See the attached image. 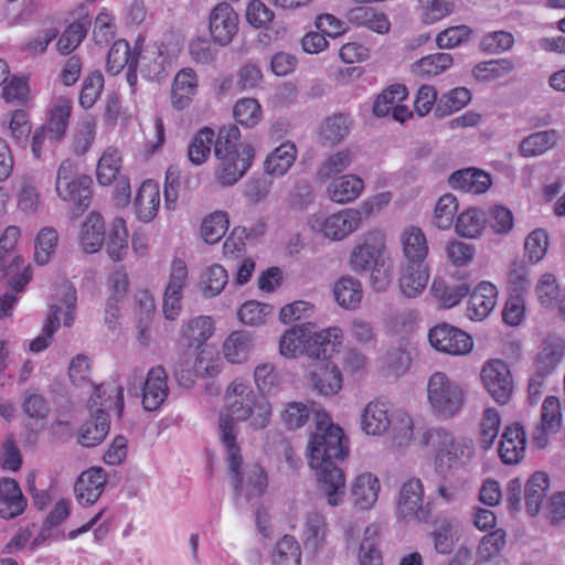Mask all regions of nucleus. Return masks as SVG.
<instances>
[{"mask_svg":"<svg viewBox=\"0 0 565 565\" xmlns=\"http://www.w3.org/2000/svg\"><path fill=\"white\" fill-rule=\"evenodd\" d=\"M221 441L226 451V463L235 504L241 508L259 499L268 487L267 475L259 465L243 468V457L236 443L234 424L228 419L221 423Z\"/></svg>","mask_w":565,"mask_h":565,"instance_id":"nucleus-1","label":"nucleus"},{"mask_svg":"<svg viewBox=\"0 0 565 565\" xmlns=\"http://www.w3.org/2000/svg\"><path fill=\"white\" fill-rule=\"evenodd\" d=\"M241 131L236 126L222 127L214 143L217 164L215 181L222 186L236 184L249 170L255 158L250 143H239Z\"/></svg>","mask_w":565,"mask_h":565,"instance_id":"nucleus-2","label":"nucleus"},{"mask_svg":"<svg viewBox=\"0 0 565 565\" xmlns=\"http://www.w3.org/2000/svg\"><path fill=\"white\" fill-rule=\"evenodd\" d=\"M92 418L87 420L81 431L79 444L84 447H94L100 444L109 433V419L105 409H114L118 417L124 411V390L111 383L95 387L89 399Z\"/></svg>","mask_w":565,"mask_h":565,"instance_id":"nucleus-3","label":"nucleus"},{"mask_svg":"<svg viewBox=\"0 0 565 565\" xmlns=\"http://www.w3.org/2000/svg\"><path fill=\"white\" fill-rule=\"evenodd\" d=\"M424 444L436 452V468L444 471L468 462L475 454L473 441L467 437H456L449 430L431 428L423 436Z\"/></svg>","mask_w":565,"mask_h":565,"instance_id":"nucleus-4","label":"nucleus"},{"mask_svg":"<svg viewBox=\"0 0 565 565\" xmlns=\"http://www.w3.org/2000/svg\"><path fill=\"white\" fill-rule=\"evenodd\" d=\"M426 393L431 414L443 420L454 418L465 405L463 388L444 372L438 371L429 376Z\"/></svg>","mask_w":565,"mask_h":565,"instance_id":"nucleus-5","label":"nucleus"},{"mask_svg":"<svg viewBox=\"0 0 565 565\" xmlns=\"http://www.w3.org/2000/svg\"><path fill=\"white\" fill-rule=\"evenodd\" d=\"M310 461L343 460L349 454L341 427L330 423L327 414H318L317 429L309 441Z\"/></svg>","mask_w":565,"mask_h":565,"instance_id":"nucleus-6","label":"nucleus"},{"mask_svg":"<svg viewBox=\"0 0 565 565\" xmlns=\"http://www.w3.org/2000/svg\"><path fill=\"white\" fill-rule=\"evenodd\" d=\"M362 223V214L355 209H344L333 214L317 212L308 218L309 227L324 237L341 241L356 231Z\"/></svg>","mask_w":565,"mask_h":565,"instance_id":"nucleus-7","label":"nucleus"},{"mask_svg":"<svg viewBox=\"0 0 565 565\" xmlns=\"http://www.w3.org/2000/svg\"><path fill=\"white\" fill-rule=\"evenodd\" d=\"M310 467L316 470L318 490L326 498L328 504L331 507L342 504L347 481L344 472L335 465V460L310 461Z\"/></svg>","mask_w":565,"mask_h":565,"instance_id":"nucleus-8","label":"nucleus"},{"mask_svg":"<svg viewBox=\"0 0 565 565\" xmlns=\"http://www.w3.org/2000/svg\"><path fill=\"white\" fill-rule=\"evenodd\" d=\"M424 486L420 479L412 478L401 490L397 502V513L404 520L428 522L431 518V503L424 504Z\"/></svg>","mask_w":565,"mask_h":565,"instance_id":"nucleus-9","label":"nucleus"},{"mask_svg":"<svg viewBox=\"0 0 565 565\" xmlns=\"http://www.w3.org/2000/svg\"><path fill=\"white\" fill-rule=\"evenodd\" d=\"M489 395L500 405H505L513 393V379L508 364L500 359L488 361L480 373Z\"/></svg>","mask_w":565,"mask_h":565,"instance_id":"nucleus-10","label":"nucleus"},{"mask_svg":"<svg viewBox=\"0 0 565 565\" xmlns=\"http://www.w3.org/2000/svg\"><path fill=\"white\" fill-rule=\"evenodd\" d=\"M257 397L252 386L242 379L233 381L226 390L227 415L221 416L222 420L228 419L234 424L237 434L235 420H246L253 414Z\"/></svg>","mask_w":565,"mask_h":565,"instance_id":"nucleus-11","label":"nucleus"},{"mask_svg":"<svg viewBox=\"0 0 565 565\" xmlns=\"http://www.w3.org/2000/svg\"><path fill=\"white\" fill-rule=\"evenodd\" d=\"M384 239L380 231L367 233L363 242L358 244L350 256V265L355 273H367L374 266H383L386 260L384 256Z\"/></svg>","mask_w":565,"mask_h":565,"instance_id":"nucleus-12","label":"nucleus"},{"mask_svg":"<svg viewBox=\"0 0 565 565\" xmlns=\"http://www.w3.org/2000/svg\"><path fill=\"white\" fill-rule=\"evenodd\" d=\"M428 340L436 350L450 355L468 354L473 347L472 338L468 333L447 323L431 328Z\"/></svg>","mask_w":565,"mask_h":565,"instance_id":"nucleus-13","label":"nucleus"},{"mask_svg":"<svg viewBox=\"0 0 565 565\" xmlns=\"http://www.w3.org/2000/svg\"><path fill=\"white\" fill-rule=\"evenodd\" d=\"M188 276L185 263L181 259H173L162 305L164 317L168 320H175L181 312L182 290L188 282Z\"/></svg>","mask_w":565,"mask_h":565,"instance_id":"nucleus-14","label":"nucleus"},{"mask_svg":"<svg viewBox=\"0 0 565 565\" xmlns=\"http://www.w3.org/2000/svg\"><path fill=\"white\" fill-rule=\"evenodd\" d=\"M238 30V15L233 7L221 2L210 14V32L215 42L224 46L232 42Z\"/></svg>","mask_w":565,"mask_h":565,"instance_id":"nucleus-15","label":"nucleus"},{"mask_svg":"<svg viewBox=\"0 0 565 565\" xmlns=\"http://www.w3.org/2000/svg\"><path fill=\"white\" fill-rule=\"evenodd\" d=\"M342 331L340 328H329L319 332L313 331L309 323V337H307L305 352L309 358L316 360L330 359L340 345Z\"/></svg>","mask_w":565,"mask_h":565,"instance_id":"nucleus-16","label":"nucleus"},{"mask_svg":"<svg viewBox=\"0 0 565 565\" xmlns=\"http://www.w3.org/2000/svg\"><path fill=\"white\" fill-rule=\"evenodd\" d=\"M168 373L161 366L151 367L142 384V406L146 411L159 409L169 395Z\"/></svg>","mask_w":565,"mask_h":565,"instance_id":"nucleus-17","label":"nucleus"},{"mask_svg":"<svg viewBox=\"0 0 565 565\" xmlns=\"http://www.w3.org/2000/svg\"><path fill=\"white\" fill-rule=\"evenodd\" d=\"M134 66H137L141 76L147 81H161L167 76V55L161 46L153 44L136 53L132 58Z\"/></svg>","mask_w":565,"mask_h":565,"instance_id":"nucleus-18","label":"nucleus"},{"mask_svg":"<svg viewBox=\"0 0 565 565\" xmlns=\"http://www.w3.org/2000/svg\"><path fill=\"white\" fill-rule=\"evenodd\" d=\"M106 475L102 468L93 467L82 472L74 484L76 499L81 504L95 503L104 491Z\"/></svg>","mask_w":565,"mask_h":565,"instance_id":"nucleus-19","label":"nucleus"},{"mask_svg":"<svg viewBox=\"0 0 565 565\" xmlns=\"http://www.w3.org/2000/svg\"><path fill=\"white\" fill-rule=\"evenodd\" d=\"M526 436L524 428L515 423L505 427L499 447V456L503 463L520 462L525 452Z\"/></svg>","mask_w":565,"mask_h":565,"instance_id":"nucleus-20","label":"nucleus"},{"mask_svg":"<svg viewBox=\"0 0 565 565\" xmlns=\"http://www.w3.org/2000/svg\"><path fill=\"white\" fill-rule=\"evenodd\" d=\"M199 79L196 73L185 67L179 71L171 86V105L177 110L186 108L196 95Z\"/></svg>","mask_w":565,"mask_h":565,"instance_id":"nucleus-21","label":"nucleus"},{"mask_svg":"<svg viewBox=\"0 0 565 565\" xmlns=\"http://www.w3.org/2000/svg\"><path fill=\"white\" fill-rule=\"evenodd\" d=\"M26 508L19 483L11 478L0 480V518L11 520L21 515Z\"/></svg>","mask_w":565,"mask_h":565,"instance_id":"nucleus-22","label":"nucleus"},{"mask_svg":"<svg viewBox=\"0 0 565 565\" xmlns=\"http://www.w3.org/2000/svg\"><path fill=\"white\" fill-rule=\"evenodd\" d=\"M565 354V341L562 338L547 337L534 362L535 372L545 377L554 373Z\"/></svg>","mask_w":565,"mask_h":565,"instance_id":"nucleus-23","label":"nucleus"},{"mask_svg":"<svg viewBox=\"0 0 565 565\" xmlns=\"http://www.w3.org/2000/svg\"><path fill=\"white\" fill-rule=\"evenodd\" d=\"M391 424L392 418L387 403L375 399L365 406L361 416V427L365 434L381 436L387 431Z\"/></svg>","mask_w":565,"mask_h":565,"instance_id":"nucleus-24","label":"nucleus"},{"mask_svg":"<svg viewBox=\"0 0 565 565\" xmlns=\"http://www.w3.org/2000/svg\"><path fill=\"white\" fill-rule=\"evenodd\" d=\"M497 287L489 281H481L470 295L467 315L471 320L487 318L497 305Z\"/></svg>","mask_w":565,"mask_h":565,"instance_id":"nucleus-25","label":"nucleus"},{"mask_svg":"<svg viewBox=\"0 0 565 565\" xmlns=\"http://www.w3.org/2000/svg\"><path fill=\"white\" fill-rule=\"evenodd\" d=\"M342 374L331 362H321L310 372L312 388L320 395L337 394L342 387Z\"/></svg>","mask_w":565,"mask_h":565,"instance_id":"nucleus-26","label":"nucleus"},{"mask_svg":"<svg viewBox=\"0 0 565 565\" xmlns=\"http://www.w3.org/2000/svg\"><path fill=\"white\" fill-rule=\"evenodd\" d=\"M448 182L452 189L472 194H481L491 185V177L483 170L468 168L451 173Z\"/></svg>","mask_w":565,"mask_h":565,"instance_id":"nucleus-27","label":"nucleus"},{"mask_svg":"<svg viewBox=\"0 0 565 565\" xmlns=\"http://www.w3.org/2000/svg\"><path fill=\"white\" fill-rule=\"evenodd\" d=\"M562 136L556 129L533 132L523 138L519 145V152L524 158L539 157L555 148Z\"/></svg>","mask_w":565,"mask_h":565,"instance_id":"nucleus-28","label":"nucleus"},{"mask_svg":"<svg viewBox=\"0 0 565 565\" xmlns=\"http://www.w3.org/2000/svg\"><path fill=\"white\" fill-rule=\"evenodd\" d=\"M71 114L72 102L67 98L58 97L53 102L49 110L46 124L41 127H45V131H47L51 139L60 141L67 131Z\"/></svg>","mask_w":565,"mask_h":565,"instance_id":"nucleus-29","label":"nucleus"},{"mask_svg":"<svg viewBox=\"0 0 565 565\" xmlns=\"http://www.w3.org/2000/svg\"><path fill=\"white\" fill-rule=\"evenodd\" d=\"M160 205V191L157 183L146 180L141 183L136 199L135 209L137 217L142 222L152 221Z\"/></svg>","mask_w":565,"mask_h":565,"instance_id":"nucleus-30","label":"nucleus"},{"mask_svg":"<svg viewBox=\"0 0 565 565\" xmlns=\"http://www.w3.org/2000/svg\"><path fill=\"white\" fill-rule=\"evenodd\" d=\"M214 326L210 317L199 316L189 320L180 331V341L188 348L200 349L213 334Z\"/></svg>","mask_w":565,"mask_h":565,"instance_id":"nucleus-31","label":"nucleus"},{"mask_svg":"<svg viewBox=\"0 0 565 565\" xmlns=\"http://www.w3.org/2000/svg\"><path fill=\"white\" fill-rule=\"evenodd\" d=\"M363 180L355 174H345L333 179L328 186L330 199L339 204H345L358 199L363 191Z\"/></svg>","mask_w":565,"mask_h":565,"instance_id":"nucleus-32","label":"nucleus"},{"mask_svg":"<svg viewBox=\"0 0 565 565\" xmlns=\"http://www.w3.org/2000/svg\"><path fill=\"white\" fill-rule=\"evenodd\" d=\"M92 183L90 177L82 174L70 182L66 193L63 190H56V193L61 200L71 203L77 213H82L92 202Z\"/></svg>","mask_w":565,"mask_h":565,"instance_id":"nucleus-33","label":"nucleus"},{"mask_svg":"<svg viewBox=\"0 0 565 565\" xmlns=\"http://www.w3.org/2000/svg\"><path fill=\"white\" fill-rule=\"evenodd\" d=\"M380 488L376 476L371 472L361 473L355 478L352 486L354 504L363 510L370 509L377 500Z\"/></svg>","mask_w":565,"mask_h":565,"instance_id":"nucleus-34","label":"nucleus"},{"mask_svg":"<svg viewBox=\"0 0 565 565\" xmlns=\"http://www.w3.org/2000/svg\"><path fill=\"white\" fill-rule=\"evenodd\" d=\"M429 274L424 264L404 265L399 277L401 292L407 298L420 295L428 282Z\"/></svg>","mask_w":565,"mask_h":565,"instance_id":"nucleus-35","label":"nucleus"},{"mask_svg":"<svg viewBox=\"0 0 565 565\" xmlns=\"http://www.w3.org/2000/svg\"><path fill=\"white\" fill-rule=\"evenodd\" d=\"M105 239V223L100 214L90 213L82 225L79 242L86 253L100 249Z\"/></svg>","mask_w":565,"mask_h":565,"instance_id":"nucleus-36","label":"nucleus"},{"mask_svg":"<svg viewBox=\"0 0 565 565\" xmlns=\"http://www.w3.org/2000/svg\"><path fill=\"white\" fill-rule=\"evenodd\" d=\"M403 252L406 258L405 265L424 264L428 254L426 236L418 227H409L402 234Z\"/></svg>","mask_w":565,"mask_h":565,"instance_id":"nucleus-37","label":"nucleus"},{"mask_svg":"<svg viewBox=\"0 0 565 565\" xmlns=\"http://www.w3.org/2000/svg\"><path fill=\"white\" fill-rule=\"evenodd\" d=\"M21 231L18 226H8L0 237V270L10 273L13 268L23 266V258L20 256L15 246Z\"/></svg>","mask_w":565,"mask_h":565,"instance_id":"nucleus-38","label":"nucleus"},{"mask_svg":"<svg viewBox=\"0 0 565 565\" xmlns=\"http://www.w3.org/2000/svg\"><path fill=\"white\" fill-rule=\"evenodd\" d=\"M297 157L294 143L285 142L267 156L264 169L269 175L281 177L291 168Z\"/></svg>","mask_w":565,"mask_h":565,"instance_id":"nucleus-39","label":"nucleus"},{"mask_svg":"<svg viewBox=\"0 0 565 565\" xmlns=\"http://www.w3.org/2000/svg\"><path fill=\"white\" fill-rule=\"evenodd\" d=\"M548 486V477L542 471L533 473L527 480L525 486V505L532 516L539 513L546 497Z\"/></svg>","mask_w":565,"mask_h":565,"instance_id":"nucleus-40","label":"nucleus"},{"mask_svg":"<svg viewBox=\"0 0 565 565\" xmlns=\"http://www.w3.org/2000/svg\"><path fill=\"white\" fill-rule=\"evenodd\" d=\"M333 296L339 306L353 310L362 300L361 284L352 277H342L333 286Z\"/></svg>","mask_w":565,"mask_h":565,"instance_id":"nucleus-41","label":"nucleus"},{"mask_svg":"<svg viewBox=\"0 0 565 565\" xmlns=\"http://www.w3.org/2000/svg\"><path fill=\"white\" fill-rule=\"evenodd\" d=\"M430 290L433 296L439 300L443 306L451 308L470 294V286L462 281L447 284L443 279H434Z\"/></svg>","mask_w":565,"mask_h":565,"instance_id":"nucleus-42","label":"nucleus"},{"mask_svg":"<svg viewBox=\"0 0 565 565\" xmlns=\"http://www.w3.org/2000/svg\"><path fill=\"white\" fill-rule=\"evenodd\" d=\"M487 216L477 207H469L457 216L455 230L459 236L475 238L486 227Z\"/></svg>","mask_w":565,"mask_h":565,"instance_id":"nucleus-43","label":"nucleus"},{"mask_svg":"<svg viewBox=\"0 0 565 565\" xmlns=\"http://www.w3.org/2000/svg\"><path fill=\"white\" fill-rule=\"evenodd\" d=\"M270 558V565H301L300 544L292 535L286 534L275 544Z\"/></svg>","mask_w":565,"mask_h":565,"instance_id":"nucleus-44","label":"nucleus"},{"mask_svg":"<svg viewBox=\"0 0 565 565\" xmlns=\"http://www.w3.org/2000/svg\"><path fill=\"white\" fill-rule=\"evenodd\" d=\"M305 546L312 551L321 548L326 542L328 526L322 514L312 511L305 519Z\"/></svg>","mask_w":565,"mask_h":565,"instance_id":"nucleus-45","label":"nucleus"},{"mask_svg":"<svg viewBox=\"0 0 565 565\" xmlns=\"http://www.w3.org/2000/svg\"><path fill=\"white\" fill-rule=\"evenodd\" d=\"M215 134L209 128H202L188 147V159L194 166L203 164L211 154V147L215 143Z\"/></svg>","mask_w":565,"mask_h":565,"instance_id":"nucleus-46","label":"nucleus"},{"mask_svg":"<svg viewBox=\"0 0 565 565\" xmlns=\"http://www.w3.org/2000/svg\"><path fill=\"white\" fill-rule=\"evenodd\" d=\"M307 337H309V323L295 326L287 330L279 342L281 355L295 358L298 353H303Z\"/></svg>","mask_w":565,"mask_h":565,"instance_id":"nucleus-47","label":"nucleus"},{"mask_svg":"<svg viewBox=\"0 0 565 565\" xmlns=\"http://www.w3.org/2000/svg\"><path fill=\"white\" fill-rule=\"evenodd\" d=\"M252 348V339L246 331L233 332L224 342V355L231 363L244 362Z\"/></svg>","mask_w":565,"mask_h":565,"instance_id":"nucleus-48","label":"nucleus"},{"mask_svg":"<svg viewBox=\"0 0 565 565\" xmlns=\"http://www.w3.org/2000/svg\"><path fill=\"white\" fill-rule=\"evenodd\" d=\"M471 100V93L466 87H456L443 94L435 107V115L439 118L446 117L454 111L460 110Z\"/></svg>","mask_w":565,"mask_h":565,"instance_id":"nucleus-49","label":"nucleus"},{"mask_svg":"<svg viewBox=\"0 0 565 565\" xmlns=\"http://www.w3.org/2000/svg\"><path fill=\"white\" fill-rule=\"evenodd\" d=\"M128 250V230L124 218L117 217L107 241V253L115 262L121 260Z\"/></svg>","mask_w":565,"mask_h":565,"instance_id":"nucleus-50","label":"nucleus"},{"mask_svg":"<svg viewBox=\"0 0 565 565\" xmlns=\"http://www.w3.org/2000/svg\"><path fill=\"white\" fill-rule=\"evenodd\" d=\"M121 168V157L117 149L107 148L98 160L97 181L102 185H109L115 181Z\"/></svg>","mask_w":565,"mask_h":565,"instance_id":"nucleus-51","label":"nucleus"},{"mask_svg":"<svg viewBox=\"0 0 565 565\" xmlns=\"http://www.w3.org/2000/svg\"><path fill=\"white\" fill-rule=\"evenodd\" d=\"M454 60L448 53H435L422 57L413 65V72L419 76H436L448 70Z\"/></svg>","mask_w":565,"mask_h":565,"instance_id":"nucleus-52","label":"nucleus"},{"mask_svg":"<svg viewBox=\"0 0 565 565\" xmlns=\"http://www.w3.org/2000/svg\"><path fill=\"white\" fill-rule=\"evenodd\" d=\"M407 97V89L404 85H392L383 90L373 105V113L376 117H384L393 111L397 103H402Z\"/></svg>","mask_w":565,"mask_h":565,"instance_id":"nucleus-53","label":"nucleus"},{"mask_svg":"<svg viewBox=\"0 0 565 565\" xmlns=\"http://www.w3.org/2000/svg\"><path fill=\"white\" fill-rule=\"evenodd\" d=\"M350 118L343 114H337L327 118L320 128V135L332 145L341 142L350 132Z\"/></svg>","mask_w":565,"mask_h":565,"instance_id":"nucleus-54","label":"nucleus"},{"mask_svg":"<svg viewBox=\"0 0 565 565\" xmlns=\"http://www.w3.org/2000/svg\"><path fill=\"white\" fill-rule=\"evenodd\" d=\"M58 243V234L53 227L42 228L35 239L34 260L36 264L46 265L54 255Z\"/></svg>","mask_w":565,"mask_h":565,"instance_id":"nucleus-55","label":"nucleus"},{"mask_svg":"<svg viewBox=\"0 0 565 565\" xmlns=\"http://www.w3.org/2000/svg\"><path fill=\"white\" fill-rule=\"evenodd\" d=\"M455 0H419L420 19L425 24L436 23L450 15Z\"/></svg>","mask_w":565,"mask_h":565,"instance_id":"nucleus-56","label":"nucleus"},{"mask_svg":"<svg viewBox=\"0 0 565 565\" xmlns=\"http://www.w3.org/2000/svg\"><path fill=\"white\" fill-rule=\"evenodd\" d=\"M228 217L225 212L217 211L203 220L201 235L209 244L217 243L228 228Z\"/></svg>","mask_w":565,"mask_h":565,"instance_id":"nucleus-57","label":"nucleus"},{"mask_svg":"<svg viewBox=\"0 0 565 565\" xmlns=\"http://www.w3.org/2000/svg\"><path fill=\"white\" fill-rule=\"evenodd\" d=\"M60 312V306L53 305L50 307V311L43 326L42 333L31 341L30 351L39 353L45 350L51 344L52 337L61 324L58 318Z\"/></svg>","mask_w":565,"mask_h":565,"instance_id":"nucleus-58","label":"nucleus"},{"mask_svg":"<svg viewBox=\"0 0 565 565\" xmlns=\"http://www.w3.org/2000/svg\"><path fill=\"white\" fill-rule=\"evenodd\" d=\"M136 53H131L129 43L126 40L116 41L110 47L107 56V72L116 75L122 71L125 66H129Z\"/></svg>","mask_w":565,"mask_h":565,"instance_id":"nucleus-59","label":"nucleus"},{"mask_svg":"<svg viewBox=\"0 0 565 565\" xmlns=\"http://www.w3.org/2000/svg\"><path fill=\"white\" fill-rule=\"evenodd\" d=\"M348 334L355 343L364 348H373L377 342L374 326L362 318H354L350 321Z\"/></svg>","mask_w":565,"mask_h":565,"instance_id":"nucleus-60","label":"nucleus"},{"mask_svg":"<svg viewBox=\"0 0 565 565\" xmlns=\"http://www.w3.org/2000/svg\"><path fill=\"white\" fill-rule=\"evenodd\" d=\"M233 115L237 124L252 128L259 122L262 108L256 99L243 98L235 104Z\"/></svg>","mask_w":565,"mask_h":565,"instance_id":"nucleus-61","label":"nucleus"},{"mask_svg":"<svg viewBox=\"0 0 565 565\" xmlns=\"http://www.w3.org/2000/svg\"><path fill=\"white\" fill-rule=\"evenodd\" d=\"M457 210L458 203L456 196L450 193L443 195L435 206L434 224L439 230H449L454 224Z\"/></svg>","mask_w":565,"mask_h":565,"instance_id":"nucleus-62","label":"nucleus"},{"mask_svg":"<svg viewBox=\"0 0 565 565\" xmlns=\"http://www.w3.org/2000/svg\"><path fill=\"white\" fill-rule=\"evenodd\" d=\"M354 159V153L350 149L340 150L329 156L319 167L318 175L321 179H329L345 169H348Z\"/></svg>","mask_w":565,"mask_h":565,"instance_id":"nucleus-63","label":"nucleus"},{"mask_svg":"<svg viewBox=\"0 0 565 565\" xmlns=\"http://www.w3.org/2000/svg\"><path fill=\"white\" fill-rule=\"evenodd\" d=\"M88 31V23L74 22L60 36L57 51L61 54H71L84 40Z\"/></svg>","mask_w":565,"mask_h":565,"instance_id":"nucleus-64","label":"nucleus"}]
</instances>
